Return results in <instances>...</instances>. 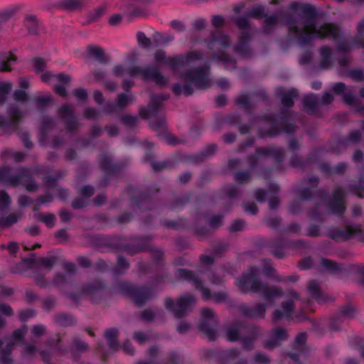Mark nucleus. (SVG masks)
I'll use <instances>...</instances> for the list:
<instances>
[{"instance_id": "ddd939ff", "label": "nucleus", "mask_w": 364, "mask_h": 364, "mask_svg": "<svg viewBox=\"0 0 364 364\" xmlns=\"http://www.w3.org/2000/svg\"><path fill=\"white\" fill-rule=\"evenodd\" d=\"M294 309L293 302L292 301H287L282 304L280 309H277L274 312V319L275 321L284 318H289Z\"/></svg>"}, {"instance_id": "603ef678", "label": "nucleus", "mask_w": 364, "mask_h": 364, "mask_svg": "<svg viewBox=\"0 0 364 364\" xmlns=\"http://www.w3.org/2000/svg\"><path fill=\"white\" fill-rule=\"evenodd\" d=\"M361 136L360 131H355L353 132L350 135V139L353 141H356L360 139Z\"/></svg>"}, {"instance_id": "f3484780", "label": "nucleus", "mask_w": 364, "mask_h": 364, "mask_svg": "<svg viewBox=\"0 0 364 364\" xmlns=\"http://www.w3.org/2000/svg\"><path fill=\"white\" fill-rule=\"evenodd\" d=\"M132 296L138 305L142 304L149 297L148 291L144 288H133L132 290Z\"/></svg>"}, {"instance_id": "c03bdc74", "label": "nucleus", "mask_w": 364, "mask_h": 364, "mask_svg": "<svg viewBox=\"0 0 364 364\" xmlns=\"http://www.w3.org/2000/svg\"><path fill=\"white\" fill-rule=\"evenodd\" d=\"M121 21L122 16L119 14H114L112 16L109 18V23L114 26L119 24L121 22Z\"/></svg>"}, {"instance_id": "2f4dec72", "label": "nucleus", "mask_w": 364, "mask_h": 364, "mask_svg": "<svg viewBox=\"0 0 364 364\" xmlns=\"http://www.w3.org/2000/svg\"><path fill=\"white\" fill-rule=\"evenodd\" d=\"M265 311V307L263 305H259L256 309L250 310L247 314L250 316H262Z\"/></svg>"}, {"instance_id": "393cba45", "label": "nucleus", "mask_w": 364, "mask_h": 364, "mask_svg": "<svg viewBox=\"0 0 364 364\" xmlns=\"http://www.w3.org/2000/svg\"><path fill=\"white\" fill-rule=\"evenodd\" d=\"M308 290L314 298L319 299L320 289L316 281H311L309 282L308 285Z\"/></svg>"}, {"instance_id": "ea45409f", "label": "nucleus", "mask_w": 364, "mask_h": 364, "mask_svg": "<svg viewBox=\"0 0 364 364\" xmlns=\"http://www.w3.org/2000/svg\"><path fill=\"white\" fill-rule=\"evenodd\" d=\"M224 19L221 16H215L213 17L212 23L216 28L223 25Z\"/></svg>"}, {"instance_id": "0eeeda50", "label": "nucleus", "mask_w": 364, "mask_h": 364, "mask_svg": "<svg viewBox=\"0 0 364 364\" xmlns=\"http://www.w3.org/2000/svg\"><path fill=\"white\" fill-rule=\"evenodd\" d=\"M25 333V330H18L14 332L12 340L0 341V364H9L10 360L8 353L11 350V346L16 344Z\"/></svg>"}, {"instance_id": "864d4df0", "label": "nucleus", "mask_w": 364, "mask_h": 364, "mask_svg": "<svg viewBox=\"0 0 364 364\" xmlns=\"http://www.w3.org/2000/svg\"><path fill=\"white\" fill-rule=\"evenodd\" d=\"M141 317L144 320H151L154 318L152 311L149 310H145L141 314Z\"/></svg>"}, {"instance_id": "4468645a", "label": "nucleus", "mask_w": 364, "mask_h": 364, "mask_svg": "<svg viewBox=\"0 0 364 364\" xmlns=\"http://www.w3.org/2000/svg\"><path fill=\"white\" fill-rule=\"evenodd\" d=\"M287 336L286 331L282 328L274 329L270 336V338L266 342L267 347H272L277 345L279 341L284 340Z\"/></svg>"}, {"instance_id": "f03ea898", "label": "nucleus", "mask_w": 364, "mask_h": 364, "mask_svg": "<svg viewBox=\"0 0 364 364\" xmlns=\"http://www.w3.org/2000/svg\"><path fill=\"white\" fill-rule=\"evenodd\" d=\"M157 63L169 65L178 77L183 80L185 85L179 83L173 86L176 94L191 95L195 88H205L210 85L208 68L201 65V55L191 51L186 55L166 58L163 51H159L154 57Z\"/></svg>"}, {"instance_id": "69168bd1", "label": "nucleus", "mask_w": 364, "mask_h": 364, "mask_svg": "<svg viewBox=\"0 0 364 364\" xmlns=\"http://www.w3.org/2000/svg\"><path fill=\"white\" fill-rule=\"evenodd\" d=\"M124 350L129 354H132L134 352V348H132V345L129 343H126L123 346Z\"/></svg>"}, {"instance_id": "f257e3e1", "label": "nucleus", "mask_w": 364, "mask_h": 364, "mask_svg": "<svg viewBox=\"0 0 364 364\" xmlns=\"http://www.w3.org/2000/svg\"><path fill=\"white\" fill-rule=\"evenodd\" d=\"M315 8L309 4L292 3L288 10L287 16L279 13L272 16L264 14L261 6H254L248 13L249 17L264 18L267 26H272L281 21L286 23L292 34L295 35L302 45L315 38H329L336 40L338 36V28L333 24L319 25L315 21Z\"/></svg>"}, {"instance_id": "2eb2a0df", "label": "nucleus", "mask_w": 364, "mask_h": 364, "mask_svg": "<svg viewBox=\"0 0 364 364\" xmlns=\"http://www.w3.org/2000/svg\"><path fill=\"white\" fill-rule=\"evenodd\" d=\"M332 91L336 94H342L343 100L348 105H352L354 102V97L350 91H347L344 84L339 82L333 85Z\"/></svg>"}, {"instance_id": "473e14b6", "label": "nucleus", "mask_w": 364, "mask_h": 364, "mask_svg": "<svg viewBox=\"0 0 364 364\" xmlns=\"http://www.w3.org/2000/svg\"><path fill=\"white\" fill-rule=\"evenodd\" d=\"M41 220L46 224L48 227H52L54 225L55 217L51 214H45L41 215Z\"/></svg>"}, {"instance_id": "b1692460", "label": "nucleus", "mask_w": 364, "mask_h": 364, "mask_svg": "<svg viewBox=\"0 0 364 364\" xmlns=\"http://www.w3.org/2000/svg\"><path fill=\"white\" fill-rule=\"evenodd\" d=\"M132 96L130 93L119 95L117 99L116 105L119 107H123L130 103Z\"/></svg>"}, {"instance_id": "09e8293b", "label": "nucleus", "mask_w": 364, "mask_h": 364, "mask_svg": "<svg viewBox=\"0 0 364 364\" xmlns=\"http://www.w3.org/2000/svg\"><path fill=\"white\" fill-rule=\"evenodd\" d=\"M0 314L9 316L11 314V309L9 306L6 305L0 306Z\"/></svg>"}, {"instance_id": "bb28decb", "label": "nucleus", "mask_w": 364, "mask_h": 364, "mask_svg": "<svg viewBox=\"0 0 364 364\" xmlns=\"http://www.w3.org/2000/svg\"><path fill=\"white\" fill-rule=\"evenodd\" d=\"M92 59L95 58L100 62H103L106 60V57L105 55L104 51L102 48L92 46Z\"/></svg>"}, {"instance_id": "052dcab7", "label": "nucleus", "mask_w": 364, "mask_h": 364, "mask_svg": "<svg viewBox=\"0 0 364 364\" xmlns=\"http://www.w3.org/2000/svg\"><path fill=\"white\" fill-rule=\"evenodd\" d=\"M360 188H357L355 191V193L358 196L364 197V182L363 181H360Z\"/></svg>"}, {"instance_id": "37998d69", "label": "nucleus", "mask_w": 364, "mask_h": 364, "mask_svg": "<svg viewBox=\"0 0 364 364\" xmlns=\"http://www.w3.org/2000/svg\"><path fill=\"white\" fill-rule=\"evenodd\" d=\"M134 338L139 343H142L147 339L146 335L141 331L135 333Z\"/></svg>"}, {"instance_id": "4c0bfd02", "label": "nucleus", "mask_w": 364, "mask_h": 364, "mask_svg": "<svg viewBox=\"0 0 364 364\" xmlns=\"http://www.w3.org/2000/svg\"><path fill=\"white\" fill-rule=\"evenodd\" d=\"M235 23L240 28L245 29L248 26V18L247 17L237 18L235 20Z\"/></svg>"}, {"instance_id": "e2e57ef3", "label": "nucleus", "mask_w": 364, "mask_h": 364, "mask_svg": "<svg viewBox=\"0 0 364 364\" xmlns=\"http://www.w3.org/2000/svg\"><path fill=\"white\" fill-rule=\"evenodd\" d=\"M201 262L203 264H211L213 262V258L212 256L204 255L201 257Z\"/></svg>"}, {"instance_id": "680f3d73", "label": "nucleus", "mask_w": 364, "mask_h": 364, "mask_svg": "<svg viewBox=\"0 0 364 364\" xmlns=\"http://www.w3.org/2000/svg\"><path fill=\"white\" fill-rule=\"evenodd\" d=\"M205 25V21L203 19H198L195 21L194 27L197 29H201Z\"/></svg>"}, {"instance_id": "1a4fd4ad", "label": "nucleus", "mask_w": 364, "mask_h": 364, "mask_svg": "<svg viewBox=\"0 0 364 364\" xmlns=\"http://www.w3.org/2000/svg\"><path fill=\"white\" fill-rule=\"evenodd\" d=\"M26 94L24 91L18 90L14 92V100L16 105L10 109V115L14 118H18L24 111L26 107Z\"/></svg>"}, {"instance_id": "58836bf2", "label": "nucleus", "mask_w": 364, "mask_h": 364, "mask_svg": "<svg viewBox=\"0 0 364 364\" xmlns=\"http://www.w3.org/2000/svg\"><path fill=\"white\" fill-rule=\"evenodd\" d=\"M244 209L247 213H249L250 214L254 215L257 213V208L255 204H245L244 205Z\"/></svg>"}, {"instance_id": "9d476101", "label": "nucleus", "mask_w": 364, "mask_h": 364, "mask_svg": "<svg viewBox=\"0 0 364 364\" xmlns=\"http://www.w3.org/2000/svg\"><path fill=\"white\" fill-rule=\"evenodd\" d=\"M344 192L341 189H337L331 202L328 205V208L332 213L341 214L345 210Z\"/></svg>"}, {"instance_id": "a19ab883", "label": "nucleus", "mask_w": 364, "mask_h": 364, "mask_svg": "<svg viewBox=\"0 0 364 364\" xmlns=\"http://www.w3.org/2000/svg\"><path fill=\"white\" fill-rule=\"evenodd\" d=\"M255 361L259 364H264L269 362V358L264 354H257Z\"/></svg>"}, {"instance_id": "cd10ccee", "label": "nucleus", "mask_w": 364, "mask_h": 364, "mask_svg": "<svg viewBox=\"0 0 364 364\" xmlns=\"http://www.w3.org/2000/svg\"><path fill=\"white\" fill-rule=\"evenodd\" d=\"M240 329L239 328H230L227 330L226 336L227 338L230 341H235L240 339L239 332Z\"/></svg>"}, {"instance_id": "7c9ffc66", "label": "nucleus", "mask_w": 364, "mask_h": 364, "mask_svg": "<svg viewBox=\"0 0 364 364\" xmlns=\"http://www.w3.org/2000/svg\"><path fill=\"white\" fill-rule=\"evenodd\" d=\"M321 264L323 268L328 271H335L338 269V265L331 260L323 259L321 260Z\"/></svg>"}, {"instance_id": "de8ad7c7", "label": "nucleus", "mask_w": 364, "mask_h": 364, "mask_svg": "<svg viewBox=\"0 0 364 364\" xmlns=\"http://www.w3.org/2000/svg\"><path fill=\"white\" fill-rule=\"evenodd\" d=\"M244 223L242 221H235L231 226V230L233 231H238L242 229Z\"/></svg>"}, {"instance_id": "8fccbe9b", "label": "nucleus", "mask_w": 364, "mask_h": 364, "mask_svg": "<svg viewBox=\"0 0 364 364\" xmlns=\"http://www.w3.org/2000/svg\"><path fill=\"white\" fill-rule=\"evenodd\" d=\"M55 91L57 94L64 96L65 95L66 91L63 85H55Z\"/></svg>"}, {"instance_id": "5fc2aeb1", "label": "nucleus", "mask_w": 364, "mask_h": 364, "mask_svg": "<svg viewBox=\"0 0 364 364\" xmlns=\"http://www.w3.org/2000/svg\"><path fill=\"white\" fill-rule=\"evenodd\" d=\"M78 262L80 265L87 267L90 265V259L88 257H80L78 259Z\"/></svg>"}, {"instance_id": "a18cd8bd", "label": "nucleus", "mask_w": 364, "mask_h": 364, "mask_svg": "<svg viewBox=\"0 0 364 364\" xmlns=\"http://www.w3.org/2000/svg\"><path fill=\"white\" fill-rule=\"evenodd\" d=\"M171 26L178 31H182L184 30L183 23L179 21H173L171 22Z\"/></svg>"}, {"instance_id": "aec40b11", "label": "nucleus", "mask_w": 364, "mask_h": 364, "mask_svg": "<svg viewBox=\"0 0 364 364\" xmlns=\"http://www.w3.org/2000/svg\"><path fill=\"white\" fill-rule=\"evenodd\" d=\"M297 96V91L295 89H291L285 92L281 98L282 103L284 107H291L294 104V99Z\"/></svg>"}, {"instance_id": "bf43d9fd", "label": "nucleus", "mask_w": 364, "mask_h": 364, "mask_svg": "<svg viewBox=\"0 0 364 364\" xmlns=\"http://www.w3.org/2000/svg\"><path fill=\"white\" fill-rule=\"evenodd\" d=\"M105 200V197L104 195H100V196L95 198L94 200H92V204L100 205L102 204Z\"/></svg>"}, {"instance_id": "9b49d317", "label": "nucleus", "mask_w": 364, "mask_h": 364, "mask_svg": "<svg viewBox=\"0 0 364 364\" xmlns=\"http://www.w3.org/2000/svg\"><path fill=\"white\" fill-rule=\"evenodd\" d=\"M230 44V40L225 35L220 32L214 33L208 43V47L211 50H223Z\"/></svg>"}, {"instance_id": "c9c22d12", "label": "nucleus", "mask_w": 364, "mask_h": 364, "mask_svg": "<svg viewBox=\"0 0 364 364\" xmlns=\"http://www.w3.org/2000/svg\"><path fill=\"white\" fill-rule=\"evenodd\" d=\"M9 203V198L4 191H0V208H3Z\"/></svg>"}, {"instance_id": "6e6d98bb", "label": "nucleus", "mask_w": 364, "mask_h": 364, "mask_svg": "<svg viewBox=\"0 0 364 364\" xmlns=\"http://www.w3.org/2000/svg\"><path fill=\"white\" fill-rule=\"evenodd\" d=\"M312 264V261L311 259H304L301 264H300V267L301 269H307V268H309Z\"/></svg>"}, {"instance_id": "4d7b16f0", "label": "nucleus", "mask_w": 364, "mask_h": 364, "mask_svg": "<svg viewBox=\"0 0 364 364\" xmlns=\"http://www.w3.org/2000/svg\"><path fill=\"white\" fill-rule=\"evenodd\" d=\"M351 75H352V77L357 80H360L364 77L363 73L360 70L353 71V72H352Z\"/></svg>"}, {"instance_id": "3c124183", "label": "nucleus", "mask_w": 364, "mask_h": 364, "mask_svg": "<svg viewBox=\"0 0 364 364\" xmlns=\"http://www.w3.org/2000/svg\"><path fill=\"white\" fill-rule=\"evenodd\" d=\"M75 95L78 99H84L87 97V92L83 89H79L75 90Z\"/></svg>"}, {"instance_id": "e433bc0d", "label": "nucleus", "mask_w": 364, "mask_h": 364, "mask_svg": "<svg viewBox=\"0 0 364 364\" xmlns=\"http://www.w3.org/2000/svg\"><path fill=\"white\" fill-rule=\"evenodd\" d=\"M268 195V193L262 189H259L255 191V198L259 201H264Z\"/></svg>"}, {"instance_id": "4be33fe9", "label": "nucleus", "mask_w": 364, "mask_h": 364, "mask_svg": "<svg viewBox=\"0 0 364 364\" xmlns=\"http://www.w3.org/2000/svg\"><path fill=\"white\" fill-rule=\"evenodd\" d=\"M19 217L16 214L11 213L5 217L0 218V226L7 227L13 225L18 221Z\"/></svg>"}, {"instance_id": "5701e85b", "label": "nucleus", "mask_w": 364, "mask_h": 364, "mask_svg": "<svg viewBox=\"0 0 364 364\" xmlns=\"http://www.w3.org/2000/svg\"><path fill=\"white\" fill-rule=\"evenodd\" d=\"M117 334V331L116 329L112 328L107 330L105 333V337L108 341L109 346L111 348H115L117 346L115 338Z\"/></svg>"}, {"instance_id": "20e7f679", "label": "nucleus", "mask_w": 364, "mask_h": 364, "mask_svg": "<svg viewBox=\"0 0 364 364\" xmlns=\"http://www.w3.org/2000/svg\"><path fill=\"white\" fill-rule=\"evenodd\" d=\"M114 74L122 77H134L137 75H141L146 80H153L159 85H164L166 83L167 80L160 75L157 69L153 67L146 68L143 70L136 67H127L125 65H118L114 68Z\"/></svg>"}, {"instance_id": "6ab92c4d", "label": "nucleus", "mask_w": 364, "mask_h": 364, "mask_svg": "<svg viewBox=\"0 0 364 364\" xmlns=\"http://www.w3.org/2000/svg\"><path fill=\"white\" fill-rule=\"evenodd\" d=\"M156 101L157 98L153 97L152 102L146 108H143L140 110V115L146 119H151L152 117L155 116L158 105H154V103Z\"/></svg>"}, {"instance_id": "a878e982", "label": "nucleus", "mask_w": 364, "mask_h": 364, "mask_svg": "<svg viewBox=\"0 0 364 364\" xmlns=\"http://www.w3.org/2000/svg\"><path fill=\"white\" fill-rule=\"evenodd\" d=\"M136 38H137L138 43L140 46L145 48H147L150 46L151 41L149 38H146V36H145V34L143 32H141V31L137 32Z\"/></svg>"}, {"instance_id": "7ed1b4c3", "label": "nucleus", "mask_w": 364, "mask_h": 364, "mask_svg": "<svg viewBox=\"0 0 364 364\" xmlns=\"http://www.w3.org/2000/svg\"><path fill=\"white\" fill-rule=\"evenodd\" d=\"M259 272L257 267H252L250 269L248 274L241 276L237 281V286L242 292L255 291L262 293L267 300H270L277 297L281 291L277 289H266L261 284L257 278V274Z\"/></svg>"}, {"instance_id": "79ce46f5", "label": "nucleus", "mask_w": 364, "mask_h": 364, "mask_svg": "<svg viewBox=\"0 0 364 364\" xmlns=\"http://www.w3.org/2000/svg\"><path fill=\"white\" fill-rule=\"evenodd\" d=\"M3 247L6 248L11 253H15L17 251L18 246L17 243L11 242L7 245H3Z\"/></svg>"}, {"instance_id": "774afa93", "label": "nucleus", "mask_w": 364, "mask_h": 364, "mask_svg": "<svg viewBox=\"0 0 364 364\" xmlns=\"http://www.w3.org/2000/svg\"><path fill=\"white\" fill-rule=\"evenodd\" d=\"M33 332L36 335H41L44 332V327L42 326H37L33 328Z\"/></svg>"}, {"instance_id": "f8f14e48", "label": "nucleus", "mask_w": 364, "mask_h": 364, "mask_svg": "<svg viewBox=\"0 0 364 364\" xmlns=\"http://www.w3.org/2000/svg\"><path fill=\"white\" fill-rule=\"evenodd\" d=\"M178 276L180 278H183L186 280L192 282L195 284V286L197 289H201L203 296L205 299L210 298V292L208 290L202 288L201 284L199 282L198 277L193 272L186 270V269H180L178 272Z\"/></svg>"}, {"instance_id": "338daca9", "label": "nucleus", "mask_w": 364, "mask_h": 364, "mask_svg": "<svg viewBox=\"0 0 364 364\" xmlns=\"http://www.w3.org/2000/svg\"><path fill=\"white\" fill-rule=\"evenodd\" d=\"M245 49H246V43L245 41H241L238 46L234 48L235 51L237 53H240Z\"/></svg>"}, {"instance_id": "412c9836", "label": "nucleus", "mask_w": 364, "mask_h": 364, "mask_svg": "<svg viewBox=\"0 0 364 364\" xmlns=\"http://www.w3.org/2000/svg\"><path fill=\"white\" fill-rule=\"evenodd\" d=\"M318 102L317 97L313 94L306 95L303 98L304 106L309 112L314 111Z\"/></svg>"}, {"instance_id": "39448f33", "label": "nucleus", "mask_w": 364, "mask_h": 364, "mask_svg": "<svg viewBox=\"0 0 364 364\" xmlns=\"http://www.w3.org/2000/svg\"><path fill=\"white\" fill-rule=\"evenodd\" d=\"M196 299L192 295L188 294L181 296L176 302H173L171 299H167L165 301L166 309L172 312L175 316H182L194 304Z\"/></svg>"}, {"instance_id": "0e129e2a", "label": "nucleus", "mask_w": 364, "mask_h": 364, "mask_svg": "<svg viewBox=\"0 0 364 364\" xmlns=\"http://www.w3.org/2000/svg\"><path fill=\"white\" fill-rule=\"evenodd\" d=\"M189 328V326L186 322H182L178 325V331L181 333L186 331Z\"/></svg>"}, {"instance_id": "f704fd0d", "label": "nucleus", "mask_w": 364, "mask_h": 364, "mask_svg": "<svg viewBox=\"0 0 364 364\" xmlns=\"http://www.w3.org/2000/svg\"><path fill=\"white\" fill-rule=\"evenodd\" d=\"M26 26L28 27L29 30H32L33 27L36 24V17L33 15H28L25 18L24 22Z\"/></svg>"}, {"instance_id": "a211bd4d", "label": "nucleus", "mask_w": 364, "mask_h": 364, "mask_svg": "<svg viewBox=\"0 0 364 364\" xmlns=\"http://www.w3.org/2000/svg\"><path fill=\"white\" fill-rule=\"evenodd\" d=\"M320 53L322 57L321 67L323 69L329 68L333 63V57L331 55V48L327 47L321 48Z\"/></svg>"}, {"instance_id": "6e6552de", "label": "nucleus", "mask_w": 364, "mask_h": 364, "mask_svg": "<svg viewBox=\"0 0 364 364\" xmlns=\"http://www.w3.org/2000/svg\"><path fill=\"white\" fill-rule=\"evenodd\" d=\"M200 314L203 321L199 325V328L209 337L212 338L215 334L212 327L215 322L214 313L210 309L204 308L201 310Z\"/></svg>"}, {"instance_id": "c756f323", "label": "nucleus", "mask_w": 364, "mask_h": 364, "mask_svg": "<svg viewBox=\"0 0 364 364\" xmlns=\"http://www.w3.org/2000/svg\"><path fill=\"white\" fill-rule=\"evenodd\" d=\"M353 234V230L350 228H348V230L345 232H339L338 234L332 233L331 237L336 240H346L351 237Z\"/></svg>"}, {"instance_id": "c85d7f7f", "label": "nucleus", "mask_w": 364, "mask_h": 364, "mask_svg": "<svg viewBox=\"0 0 364 364\" xmlns=\"http://www.w3.org/2000/svg\"><path fill=\"white\" fill-rule=\"evenodd\" d=\"M12 89V84L11 82H3L0 83V98L4 97L5 95L9 93ZM1 99H0V102Z\"/></svg>"}, {"instance_id": "49530a36", "label": "nucleus", "mask_w": 364, "mask_h": 364, "mask_svg": "<svg viewBox=\"0 0 364 364\" xmlns=\"http://www.w3.org/2000/svg\"><path fill=\"white\" fill-rule=\"evenodd\" d=\"M333 95L330 92H327L323 96L321 102L323 104H328V103L331 102L333 101Z\"/></svg>"}, {"instance_id": "13d9d810", "label": "nucleus", "mask_w": 364, "mask_h": 364, "mask_svg": "<svg viewBox=\"0 0 364 364\" xmlns=\"http://www.w3.org/2000/svg\"><path fill=\"white\" fill-rule=\"evenodd\" d=\"M235 178L236 181H245L248 178V174L246 173H238L235 176Z\"/></svg>"}, {"instance_id": "423d86ee", "label": "nucleus", "mask_w": 364, "mask_h": 364, "mask_svg": "<svg viewBox=\"0 0 364 364\" xmlns=\"http://www.w3.org/2000/svg\"><path fill=\"white\" fill-rule=\"evenodd\" d=\"M33 65L35 71L38 73H41V78L44 82H60L65 84L69 82L70 77L65 74H59L55 75L50 73L45 72L46 60L41 58H36L33 60Z\"/></svg>"}, {"instance_id": "72a5a7b5", "label": "nucleus", "mask_w": 364, "mask_h": 364, "mask_svg": "<svg viewBox=\"0 0 364 364\" xmlns=\"http://www.w3.org/2000/svg\"><path fill=\"white\" fill-rule=\"evenodd\" d=\"M306 339V334L305 333H299L295 338V346L300 349L304 344Z\"/></svg>"}, {"instance_id": "dca6fc26", "label": "nucleus", "mask_w": 364, "mask_h": 364, "mask_svg": "<svg viewBox=\"0 0 364 364\" xmlns=\"http://www.w3.org/2000/svg\"><path fill=\"white\" fill-rule=\"evenodd\" d=\"M16 58L11 53H4L0 55V70L9 71Z\"/></svg>"}]
</instances>
